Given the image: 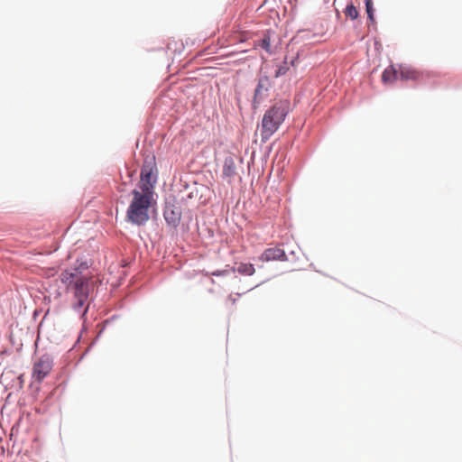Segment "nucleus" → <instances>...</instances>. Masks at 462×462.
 <instances>
[{"mask_svg": "<svg viewBox=\"0 0 462 462\" xmlns=\"http://www.w3.org/2000/svg\"><path fill=\"white\" fill-rule=\"evenodd\" d=\"M133 199L126 211V219L132 224L142 226L149 220L150 208L155 202L154 192L134 189Z\"/></svg>", "mask_w": 462, "mask_h": 462, "instance_id": "obj_1", "label": "nucleus"}, {"mask_svg": "<svg viewBox=\"0 0 462 462\" xmlns=\"http://www.w3.org/2000/svg\"><path fill=\"white\" fill-rule=\"evenodd\" d=\"M291 109L289 100H280L270 107L262 120L261 137L266 142L281 126Z\"/></svg>", "mask_w": 462, "mask_h": 462, "instance_id": "obj_2", "label": "nucleus"}, {"mask_svg": "<svg viewBox=\"0 0 462 462\" xmlns=\"http://www.w3.org/2000/svg\"><path fill=\"white\" fill-rule=\"evenodd\" d=\"M157 175L158 170L154 159L145 160L141 169L140 181L136 189L154 192Z\"/></svg>", "mask_w": 462, "mask_h": 462, "instance_id": "obj_3", "label": "nucleus"}, {"mask_svg": "<svg viewBox=\"0 0 462 462\" xmlns=\"http://www.w3.org/2000/svg\"><path fill=\"white\" fill-rule=\"evenodd\" d=\"M53 360L45 354L40 356L33 364L32 378L41 383L52 370Z\"/></svg>", "mask_w": 462, "mask_h": 462, "instance_id": "obj_4", "label": "nucleus"}, {"mask_svg": "<svg viewBox=\"0 0 462 462\" xmlns=\"http://www.w3.org/2000/svg\"><path fill=\"white\" fill-rule=\"evenodd\" d=\"M72 288L79 305L81 307L88 296L89 279L86 276L78 277Z\"/></svg>", "mask_w": 462, "mask_h": 462, "instance_id": "obj_5", "label": "nucleus"}, {"mask_svg": "<svg viewBox=\"0 0 462 462\" xmlns=\"http://www.w3.org/2000/svg\"><path fill=\"white\" fill-rule=\"evenodd\" d=\"M259 260L262 262L284 261L286 260V254L281 247H270L263 251L259 256Z\"/></svg>", "mask_w": 462, "mask_h": 462, "instance_id": "obj_6", "label": "nucleus"}, {"mask_svg": "<svg viewBox=\"0 0 462 462\" xmlns=\"http://www.w3.org/2000/svg\"><path fill=\"white\" fill-rule=\"evenodd\" d=\"M400 79L401 80H413L419 81L423 79L424 73L413 68L400 65L399 66Z\"/></svg>", "mask_w": 462, "mask_h": 462, "instance_id": "obj_7", "label": "nucleus"}, {"mask_svg": "<svg viewBox=\"0 0 462 462\" xmlns=\"http://www.w3.org/2000/svg\"><path fill=\"white\" fill-rule=\"evenodd\" d=\"M271 86V79L267 76L261 77L254 90V101L259 102L266 97Z\"/></svg>", "mask_w": 462, "mask_h": 462, "instance_id": "obj_8", "label": "nucleus"}, {"mask_svg": "<svg viewBox=\"0 0 462 462\" xmlns=\"http://www.w3.org/2000/svg\"><path fill=\"white\" fill-rule=\"evenodd\" d=\"M237 174L236 172V166L235 160L233 157L228 156L225 159L223 169H222V175L225 179L228 180V182L231 181V180Z\"/></svg>", "mask_w": 462, "mask_h": 462, "instance_id": "obj_9", "label": "nucleus"}, {"mask_svg": "<svg viewBox=\"0 0 462 462\" xmlns=\"http://www.w3.org/2000/svg\"><path fill=\"white\" fill-rule=\"evenodd\" d=\"M397 79H400L399 67L396 68L395 66L391 65L386 68L382 74V80L383 83H393Z\"/></svg>", "mask_w": 462, "mask_h": 462, "instance_id": "obj_10", "label": "nucleus"}, {"mask_svg": "<svg viewBox=\"0 0 462 462\" xmlns=\"http://www.w3.org/2000/svg\"><path fill=\"white\" fill-rule=\"evenodd\" d=\"M78 277L79 276L78 275L77 270H74V272L66 270L61 273L60 281L69 288V286L74 285Z\"/></svg>", "mask_w": 462, "mask_h": 462, "instance_id": "obj_11", "label": "nucleus"}, {"mask_svg": "<svg viewBox=\"0 0 462 462\" xmlns=\"http://www.w3.org/2000/svg\"><path fill=\"white\" fill-rule=\"evenodd\" d=\"M164 217L169 224L176 226L180 220V213L174 209L167 208L164 211Z\"/></svg>", "mask_w": 462, "mask_h": 462, "instance_id": "obj_12", "label": "nucleus"}, {"mask_svg": "<svg viewBox=\"0 0 462 462\" xmlns=\"http://www.w3.org/2000/svg\"><path fill=\"white\" fill-rule=\"evenodd\" d=\"M237 272L243 275H253L255 269L252 263H240L237 268Z\"/></svg>", "mask_w": 462, "mask_h": 462, "instance_id": "obj_13", "label": "nucleus"}, {"mask_svg": "<svg viewBox=\"0 0 462 462\" xmlns=\"http://www.w3.org/2000/svg\"><path fill=\"white\" fill-rule=\"evenodd\" d=\"M344 14L346 17H349L352 20H355L358 17V11L353 4L346 5Z\"/></svg>", "mask_w": 462, "mask_h": 462, "instance_id": "obj_14", "label": "nucleus"}, {"mask_svg": "<svg viewBox=\"0 0 462 462\" xmlns=\"http://www.w3.org/2000/svg\"><path fill=\"white\" fill-rule=\"evenodd\" d=\"M259 46L265 50L267 52L271 53V39L270 36L265 34L263 38L260 41Z\"/></svg>", "mask_w": 462, "mask_h": 462, "instance_id": "obj_15", "label": "nucleus"}, {"mask_svg": "<svg viewBox=\"0 0 462 462\" xmlns=\"http://www.w3.org/2000/svg\"><path fill=\"white\" fill-rule=\"evenodd\" d=\"M365 7H366V13H367L368 19L371 21V23H374V9L373 1L365 0Z\"/></svg>", "mask_w": 462, "mask_h": 462, "instance_id": "obj_16", "label": "nucleus"}, {"mask_svg": "<svg viewBox=\"0 0 462 462\" xmlns=\"http://www.w3.org/2000/svg\"><path fill=\"white\" fill-rule=\"evenodd\" d=\"M289 68L287 66V63L284 62L283 65H281L275 71V78H279L284 74H286V72L288 71Z\"/></svg>", "mask_w": 462, "mask_h": 462, "instance_id": "obj_17", "label": "nucleus"}, {"mask_svg": "<svg viewBox=\"0 0 462 462\" xmlns=\"http://www.w3.org/2000/svg\"><path fill=\"white\" fill-rule=\"evenodd\" d=\"M230 272H235V269L230 268V269L217 270L216 272H213L211 274L214 276H222V275H227Z\"/></svg>", "mask_w": 462, "mask_h": 462, "instance_id": "obj_18", "label": "nucleus"}, {"mask_svg": "<svg viewBox=\"0 0 462 462\" xmlns=\"http://www.w3.org/2000/svg\"><path fill=\"white\" fill-rule=\"evenodd\" d=\"M229 300H232L233 304L236 303V299H233L232 296H229Z\"/></svg>", "mask_w": 462, "mask_h": 462, "instance_id": "obj_19", "label": "nucleus"}]
</instances>
